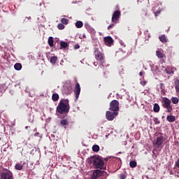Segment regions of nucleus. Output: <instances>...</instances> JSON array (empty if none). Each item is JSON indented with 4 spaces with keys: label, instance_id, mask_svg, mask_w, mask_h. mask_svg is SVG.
<instances>
[{
    "label": "nucleus",
    "instance_id": "nucleus-30",
    "mask_svg": "<svg viewBox=\"0 0 179 179\" xmlns=\"http://www.w3.org/2000/svg\"><path fill=\"white\" fill-rule=\"evenodd\" d=\"M175 89L177 93H179V81L175 83Z\"/></svg>",
    "mask_w": 179,
    "mask_h": 179
},
{
    "label": "nucleus",
    "instance_id": "nucleus-37",
    "mask_svg": "<svg viewBox=\"0 0 179 179\" xmlns=\"http://www.w3.org/2000/svg\"><path fill=\"white\" fill-rule=\"evenodd\" d=\"M80 48V45L79 44H77L74 46V50H79Z\"/></svg>",
    "mask_w": 179,
    "mask_h": 179
},
{
    "label": "nucleus",
    "instance_id": "nucleus-2",
    "mask_svg": "<svg viewBox=\"0 0 179 179\" xmlns=\"http://www.w3.org/2000/svg\"><path fill=\"white\" fill-rule=\"evenodd\" d=\"M57 111L59 114H68L69 113V103L68 102L64 103V100L60 101L57 107Z\"/></svg>",
    "mask_w": 179,
    "mask_h": 179
},
{
    "label": "nucleus",
    "instance_id": "nucleus-6",
    "mask_svg": "<svg viewBox=\"0 0 179 179\" xmlns=\"http://www.w3.org/2000/svg\"><path fill=\"white\" fill-rule=\"evenodd\" d=\"M109 110L118 113L120 111V102L117 100H113L110 103Z\"/></svg>",
    "mask_w": 179,
    "mask_h": 179
},
{
    "label": "nucleus",
    "instance_id": "nucleus-25",
    "mask_svg": "<svg viewBox=\"0 0 179 179\" xmlns=\"http://www.w3.org/2000/svg\"><path fill=\"white\" fill-rule=\"evenodd\" d=\"M171 101H172L173 104H178L179 99L177 97H172Z\"/></svg>",
    "mask_w": 179,
    "mask_h": 179
},
{
    "label": "nucleus",
    "instance_id": "nucleus-43",
    "mask_svg": "<svg viewBox=\"0 0 179 179\" xmlns=\"http://www.w3.org/2000/svg\"><path fill=\"white\" fill-rule=\"evenodd\" d=\"M97 64H98L97 62H94V66H97Z\"/></svg>",
    "mask_w": 179,
    "mask_h": 179
},
{
    "label": "nucleus",
    "instance_id": "nucleus-32",
    "mask_svg": "<svg viewBox=\"0 0 179 179\" xmlns=\"http://www.w3.org/2000/svg\"><path fill=\"white\" fill-rule=\"evenodd\" d=\"M165 71L166 72V73H168V75H174V71H170V70H167V69H165Z\"/></svg>",
    "mask_w": 179,
    "mask_h": 179
},
{
    "label": "nucleus",
    "instance_id": "nucleus-18",
    "mask_svg": "<svg viewBox=\"0 0 179 179\" xmlns=\"http://www.w3.org/2000/svg\"><path fill=\"white\" fill-rule=\"evenodd\" d=\"M159 41H161V43H164V44H165V43H167V38H166V35L164 34L159 36Z\"/></svg>",
    "mask_w": 179,
    "mask_h": 179
},
{
    "label": "nucleus",
    "instance_id": "nucleus-12",
    "mask_svg": "<svg viewBox=\"0 0 179 179\" xmlns=\"http://www.w3.org/2000/svg\"><path fill=\"white\" fill-rule=\"evenodd\" d=\"M74 93L76 94V99L78 100V99H79V96L80 95V85H79V83H77L76 85Z\"/></svg>",
    "mask_w": 179,
    "mask_h": 179
},
{
    "label": "nucleus",
    "instance_id": "nucleus-41",
    "mask_svg": "<svg viewBox=\"0 0 179 179\" xmlns=\"http://www.w3.org/2000/svg\"><path fill=\"white\" fill-rule=\"evenodd\" d=\"M163 86H164V83H161V84H160V89H161V90L164 89V88L163 87Z\"/></svg>",
    "mask_w": 179,
    "mask_h": 179
},
{
    "label": "nucleus",
    "instance_id": "nucleus-42",
    "mask_svg": "<svg viewBox=\"0 0 179 179\" xmlns=\"http://www.w3.org/2000/svg\"><path fill=\"white\" fill-rule=\"evenodd\" d=\"M139 75H140V76H143V72L141 71V72L139 73Z\"/></svg>",
    "mask_w": 179,
    "mask_h": 179
},
{
    "label": "nucleus",
    "instance_id": "nucleus-24",
    "mask_svg": "<svg viewBox=\"0 0 179 179\" xmlns=\"http://www.w3.org/2000/svg\"><path fill=\"white\" fill-rule=\"evenodd\" d=\"M92 150L93 152H99V150H100V146L97 145H94L92 146Z\"/></svg>",
    "mask_w": 179,
    "mask_h": 179
},
{
    "label": "nucleus",
    "instance_id": "nucleus-8",
    "mask_svg": "<svg viewBox=\"0 0 179 179\" xmlns=\"http://www.w3.org/2000/svg\"><path fill=\"white\" fill-rule=\"evenodd\" d=\"M118 115V112L106 111V117L108 121H113V120Z\"/></svg>",
    "mask_w": 179,
    "mask_h": 179
},
{
    "label": "nucleus",
    "instance_id": "nucleus-45",
    "mask_svg": "<svg viewBox=\"0 0 179 179\" xmlns=\"http://www.w3.org/2000/svg\"><path fill=\"white\" fill-rule=\"evenodd\" d=\"M177 177H179V173H177Z\"/></svg>",
    "mask_w": 179,
    "mask_h": 179
},
{
    "label": "nucleus",
    "instance_id": "nucleus-44",
    "mask_svg": "<svg viewBox=\"0 0 179 179\" xmlns=\"http://www.w3.org/2000/svg\"><path fill=\"white\" fill-rule=\"evenodd\" d=\"M34 136H38V133H36V134H34Z\"/></svg>",
    "mask_w": 179,
    "mask_h": 179
},
{
    "label": "nucleus",
    "instance_id": "nucleus-31",
    "mask_svg": "<svg viewBox=\"0 0 179 179\" xmlns=\"http://www.w3.org/2000/svg\"><path fill=\"white\" fill-rule=\"evenodd\" d=\"M155 125H159V124H160V120H159V118L157 117H155L153 120Z\"/></svg>",
    "mask_w": 179,
    "mask_h": 179
},
{
    "label": "nucleus",
    "instance_id": "nucleus-1",
    "mask_svg": "<svg viewBox=\"0 0 179 179\" xmlns=\"http://www.w3.org/2000/svg\"><path fill=\"white\" fill-rule=\"evenodd\" d=\"M105 162H108V158L103 159L100 155H94L90 157L87 159L89 164H92L94 169L99 170H106L107 169V164Z\"/></svg>",
    "mask_w": 179,
    "mask_h": 179
},
{
    "label": "nucleus",
    "instance_id": "nucleus-16",
    "mask_svg": "<svg viewBox=\"0 0 179 179\" xmlns=\"http://www.w3.org/2000/svg\"><path fill=\"white\" fill-rule=\"evenodd\" d=\"M52 100L53 101H58V100H59V95L58 94H57V93L53 94L52 95Z\"/></svg>",
    "mask_w": 179,
    "mask_h": 179
},
{
    "label": "nucleus",
    "instance_id": "nucleus-7",
    "mask_svg": "<svg viewBox=\"0 0 179 179\" xmlns=\"http://www.w3.org/2000/svg\"><path fill=\"white\" fill-rule=\"evenodd\" d=\"M104 173H106V171L100 169H95L93 171V173L91 175V179L100 178V177H103V176H104Z\"/></svg>",
    "mask_w": 179,
    "mask_h": 179
},
{
    "label": "nucleus",
    "instance_id": "nucleus-47",
    "mask_svg": "<svg viewBox=\"0 0 179 179\" xmlns=\"http://www.w3.org/2000/svg\"><path fill=\"white\" fill-rule=\"evenodd\" d=\"M0 141H1V138H0Z\"/></svg>",
    "mask_w": 179,
    "mask_h": 179
},
{
    "label": "nucleus",
    "instance_id": "nucleus-26",
    "mask_svg": "<svg viewBox=\"0 0 179 179\" xmlns=\"http://www.w3.org/2000/svg\"><path fill=\"white\" fill-rule=\"evenodd\" d=\"M15 170H23V165L22 164H16Z\"/></svg>",
    "mask_w": 179,
    "mask_h": 179
},
{
    "label": "nucleus",
    "instance_id": "nucleus-17",
    "mask_svg": "<svg viewBox=\"0 0 179 179\" xmlns=\"http://www.w3.org/2000/svg\"><path fill=\"white\" fill-rule=\"evenodd\" d=\"M154 113H159L160 111V106H159V103H155L154 104Z\"/></svg>",
    "mask_w": 179,
    "mask_h": 179
},
{
    "label": "nucleus",
    "instance_id": "nucleus-39",
    "mask_svg": "<svg viewBox=\"0 0 179 179\" xmlns=\"http://www.w3.org/2000/svg\"><path fill=\"white\" fill-rule=\"evenodd\" d=\"M159 13H160V11L159 10H157L156 12H155V16L157 17Z\"/></svg>",
    "mask_w": 179,
    "mask_h": 179
},
{
    "label": "nucleus",
    "instance_id": "nucleus-27",
    "mask_svg": "<svg viewBox=\"0 0 179 179\" xmlns=\"http://www.w3.org/2000/svg\"><path fill=\"white\" fill-rule=\"evenodd\" d=\"M61 22H62L63 24H68V23H69V20H68V19H66V18H62Z\"/></svg>",
    "mask_w": 179,
    "mask_h": 179
},
{
    "label": "nucleus",
    "instance_id": "nucleus-14",
    "mask_svg": "<svg viewBox=\"0 0 179 179\" xmlns=\"http://www.w3.org/2000/svg\"><path fill=\"white\" fill-rule=\"evenodd\" d=\"M156 55L159 58H164V57H166V55H164V53H163V51L162 50H157Z\"/></svg>",
    "mask_w": 179,
    "mask_h": 179
},
{
    "label": "nucleus",
    "instance_id": "nucleus-22",
    "mask_svg": "<svg viewBox=\"0 0 179 179\" xmlns=\"http://www.w3.org/2000/svg\"><path fill=\"white\" fill-rule=\"evenodd\" d=\"M14 68H15V71H20V69H22V64L16 63L14 65Z\"/></svg>",
    "mask_w": 179,
    "mask_h": 179
},
{
    "label": "nucleus",
    "instance_id": "nucleus-46",
    "mask_svg": "<svg viewBox=\"0 0 179 179\" xmlns=\"http://www.w3.org/2000/svg\"><path fill=\"white\" fill-rule=\"evenodd\" d=\"M64 101H68V100H64Z\"/></svg>",
    "mask_w": 179,
    "mask_h": 179
},
{
    "label": "nucleus",
    "instance_id": "nucleus-19",
    "mask_svg": "<svg viewBox=\"0 0 179 179\" xmlns=\"http://www.w3.org/2000/svg\"><path fill=\"white\" fill-rule=\"evenodd\" d=\"M48 45H50V47H54V38H52V36L49 37Z\"/></svg>",
    "mask_w": 179,
    "mask_h": 179
},
{
    "label": "nucleus",
    "instance_id": "nucleus-28",
    "mask_svg": "<svg viewBox=\"0 0 179 179\" xmlns=\"http://www.w3.org/2000/svg\"><path fill=\"white\" fill-rule=\"evenodd\" d=\"M129 166H130V167H131V169L136 167V162H135V161L130 162Z\"/></svg>",
    "mask_w": 179,
    "mask_h": 179
},
{
    "label": "nucleus",
    "instance_id": "nucleus-29",
    "mask_svg": "<svg viewBox=\"0 0 179 179\" xmlns=\"http://www.w3.org/2000/svg\"><path fill=\"white\" fill-rule=\"evenodd\" d=\"M59 30H64L65 29V25L63 23H60L57 25Z\"/></svg>",
    "mask_w": 179,
    "mask_h": 179
},
{
    "label": "nucleus",
    "instance_id": "nucleus-10",
    "mask_svg": "<svg viewBox=\"0 0 179 179\" xmlns=\"http://www.w3.org/2000/svg\"><path fill=\"white\" fill-rule=\"evenodd\" d=\"M120 16H121V11L115 10L112 15L111 20L113 23H115V24H117L118 23V21L120 20Z\"/></svg>",
    "mask_w": 179,
    "mask_h": 179
},
{
    "label": "nucleus",
    "instance_id": "nucleus-4",
    "mask_svg": "<svg viewBox=\"0 0 179 179\" xmlns=\"http://www.w3.org/2000/svg\"><path fill=\"white\" fill-rule=\"evenodd\" d=\"M162 106L164 108H166L168 113H171L173 111V106H171V100L169 98L164 97L162 99Z\"/></svg>",
    "mask_w": 179,
    "mask_h": 179
},
{
    "label": "nucleus",
    "instance_id": "nucleus-38",
    "mask_svg": "<svg viewBox=\"0 0 179 179\" xmlns=\"http://www.w3.org/2000/svg\"><path fill=\"white\" fill-rule=\"evenodd\" d=\"M140 83H141V85L142 86H145V85H146V83H148V82H146L145 80H144V81H141Z\"/></svg>",
    "mask_w": 179,
    "mask_h": 179
},
{
    "label": "nucleus",
    "instance_id": "nucleus-33",
    "mask_svg": "<svg viewBox=\"0 0 179 179\" xmlns=\"http://www.w3.org/2000/svg\"><path fill=\"white\" fill-rule=\"evenodd\" d=\"M72 92V87H69L67 92H66V94H71V92Z\"/></svg>",
    "mask_w": 179,
    "mask_h": 179
},
{
    "label": "nucleus",
    "instance_id": "nucleus-36",
    "mask_svg": "<svg viewBox=\"0 0 179 179\" xmlns=\"http://www.w3.org/2000/svg\"><path fill=\"white\" fill-rule=\"evenodd\" d=\"M161 93L162 94H163V96H166V90H164V88L161 90Z\"/></svg>",
    "mask_w": 179,
    "mask_h": 179
},
{
    "label": "nucleus",
    "instance_id": "nucleus-35",
    "mask_svg": "<svg viewBox=\"0 0 179 179\" xmlns=\"http://www.w3.org/2000/svg\"><path fill=\"white\" fill-rule=\"evenodd\" d=\"M114 24H115V23L113 22V24H110L108 27V30H110V29H113L114 27Z\"/></svg>",
    "mask_w": 179,
    "mask_h": 179
},
{
    "label": "nucleus",
    "instance_id": "nucleus-3",
    "mask_svg": "<svg viewBox=\"0 0 179 179\" xmlns=\"http://www.w3.org/2000/svg\"><path fill=\"white\" fill-rule=\"evenodd\" d=\"M156 136L157 138L153 142V146H155L156 149H160L163 148V143L166 139H164V136H163V133H158L156 134Z\"/></svg>",
    "mask_w": 179,
    "mask_h": 179
},
{
    "label": "nucleus",
    "instance_id": "nucleus-21",
    "mask_svg": "<svg viewBox=\"0 0 179 179\" xmlns=\"http://www.w3.org/2000/svg\"><path fill=\"white\" fill-rule=\"evenodd\" d=\"M76 27L77 29H81V27H83V22L82 21H77L76 22Z\"/></svg>",
    "mask_w": 179,
    "mask_h": 179
},
{
    "label": "nucleus",
    "instance_id": "nucleus-5",
    "mask_svg": "<svg viewBox=\"0 0 179 179\" xmlns=\"http://www.w3.org/2000/svg\"><path fill=\"white\" fill-rule=\"evenodd\" d=\"M94 55L96 61H99V62H101V64H103L104 61V54L100 52V49H99V48H96L94 49Z\"/></svg>",
    "mask_w": 179,
    "mask_h": 179
},
{
    "label": "nucleus",
    "instance_id": "nucleus-13",
    "mask_svg": "<svg viewBox=\"0 0 179 179\" xmlns=\"http://www.w3.org/2000/svg\"><path fill=\"white\" fill-rule=\"evenodd\" d=\"M60 125L62 127H64V128L65 129H66V127H68V125H69V122H68V120H66V119H63L60 121Z\"/></svg>",
    "mask_w": 179,
    "mask_h": 179
},
{
    "label": "nucleus",
    "instance_id": "nucleus-34",
    "mask_svg": "<svg viewBox=\"0 0 179 179\" xmlns=\"http://www.w3.org/2000/svg\"><path fill=\"white\" fill-rule=\"evenodd\" d=\"M120 179H125V178H127V176H125V174H124V173H121L120 175Z\"/></svg>",
    "mask_w": 179,
    "mask_h": 179
},
{
    "label": "nucleus",
    "instance_id": "nucleus-23",
    "mask_svg": "<svg viewBox=\"0 0 179 179\" xmlns=\"http://www.w3.org/2000/svg\"><path fill=\"white\" fill-rule=\"evenodd\" d=\"M57 61H58V57L57 56H52L50 58V63L51 64H56Z\"/></svg>",
    "mask_w": 179,
    "mask_h": 179
},
{
    "label": "nucleus",
    "instance_id": "nucleus-15",
    "mask_svg": "<svg viewBox=\"0 0 179 179\" xmlns=\"http://www.w3.org/2000/svg\"><path fill=\"white\" fill-rule=\"evenodd\" d=\"M166 120L169 121V122H174V121H176V116L174 115H168L166 117Z\"/></svg>",
    "mask_w": 179,
    "mask_h": 179
},
{
    "label": "nucleus",
    "instance_id": "nucleus-9",
    "mask_svg": "<svg viewBox=\"0 0 179 179\" xmlns=\"http://www.w3.org/2000/svg\"><path fill=\"white\" fill-rule=\"evenodd\" d=\"M0 179H13V173L8 170L1 173Z\"/></svg>",
    "mask_w": 179,
    "mask_h": 179
},
{
    "label": "nucleus",
    "instance_id": "nucleus-11",
    "mask_svg": "<svg viewBox=\"0 0 179 179\" xmlns=\"http://www.w3.org/2000/svg\"><path fill=\"white\" fill-rule=\"evenodd\" d=\"M103 41L106 44V45H108V47H111L113 44L114 43V40H113V38L111 36H106L103 38Z\"/></svg>",
    "mask_w": 179,
    "mask_h": 179
},
{
    "label": "nucleus",
    "instance_id": "nucleus-40",
    "mask_svg": "<svg viewBox=\"0 0 179 179\" xmlns=\"http://www.w3.org/2000/svg\"><path fill=\"white\" fill-rule=\"evenodd\" d=\"M176 166L179 168V158L178 159V160L176 162Z\"/></svg>",
    "mask_w": 179,
    "mask_h": 179
},
{
    "label": "nucleus",
    "instance_id": "nucleus-20",
    "mask_svg": "<svg viewBox=\"0 0 179 179\" xmlns=\"http://www.w3.org/2000/svg\"><path fill=\"white\" fill-rule=\"evenodd\" d=\"M60 47L62 48H68V47H69V45H68V43H66L65 41H61L60 42Z\"/></svg>",
    "mask_w": 179,
    "mask_h": 179
}]
</instances>
